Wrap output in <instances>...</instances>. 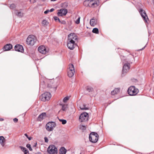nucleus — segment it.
Here are the masks:
<instances>
[{"label": "nucleus", "mask_w": 154, "mask_h": 154, "mask_svg": "<svg viewBox=\"0 0 154 154\" xmlns=\"http://www.w3.org/2000/svg\"><path fill=\"white\" fill-rule=\"evenodd\" d=\"M14 49L16 51L21 52H23L24 51L23 47L19 44L15 46Z\"/></svg>", "instance_id": "14"}, {"label": "nucleus", "mask_w": 154, "mask_h": 154, "mask_svg": "<svg viewBox=\"0 0 154 154\" xmlns=\"http://www.w3.org/2000/svg\"><path fill=\"white\" fill-rule=\"evenodd\" d=\"M26 147L28 149L30 148L31 146L30 144H27L26 145Z\"/></svg>", "instance_id": "42"}, {"label": "nucleus", "mask_w": 154, "mask_h": 154, "mask_svg": "<svg viewBox=\"0 0 154 154\" xmlns=\"http://www.w3.org/2000/svg\"><path fill=\"white\" fill-rule=\"evenodd\" d=\"M128 92L130 96H134L137 94L138 90L137 88H135L134 86H131L128 88Z\"/></svg>", "instance_id": "3"}, {"label": "nucleus", "mask_w": 154, "mask_h": 154, "mask_svg": "<svg viewBox=\"0 0 154 154\" xmlns=\"http://www.w3.org/2000/svg\"><path fill=\"white\" fill-rule=\"evenodd\" d=\"M5 140L3 136H0V143L2 146H4L5 144Z\"/></svg>", "instance_id": "18"}, {"label": "nucleus", "mask_w": 154, "mask_h": 154, "mask_svg": "<svg viewBox=\"0 0 154 154\" xmlns=\"http://www.w3.org/2000/svg\"><path fill=\"white\" fill-rule=\"evenodd\" d=\"M77 40V36L75 33H71L68 35V40L69 41L75 42V41Z\"/></svg>", "instance_id": "9"}, {"label": "nucleus", "mask_w": 154, "mask_h": 154, "mask_svg": "<svg viewBox=\"0 0 154 154\" xmlns=\"http://www.w3.org/2000/svg\"><path fill=\"white\" fill-rule=\"evenodd\" d=\"M98 1V0H93V1L91 2V6L94 7L95 6V5H97V4Z\"/></svg>", "instance_id": "26"}, {"label": "nucleus", "mask_w": 154, "mask_h": 154, "mask_svg": "<svg viewBox=\"0 0 154 154\" xmlns=\"http://www.w3.org/2000/svg\"><path fill=\"white\" fill-rule=\"evenodd\" d=\"M80 108L82 110H87L88 109V108L86 107V105L85 104H83L81 106Z\"/></svg>", "instance_id": "30"}, {"label": "nucleus", "mask_w": 154, "mask_h": 154, "mask_svg": "<svg viewBox=\"0 0 154 154\" xmlns=\"http://www.w3.org/2000/svg\"><path fill=\"white\" fill-rule=\"evenodd\" d=\"M18 119L16 118H15L13 119V121L14 122H17L18 121Z\"/></svg>", "instance_id": "41"}, {"label": "nucleus", "mask_w": 154, "mask_h": 154, "mask_svg": "<svg viewBox=\"0 0 154 154\" xmlns=\"http://www.w3.org/2000/svg\"><path fill=\"white\" fill-rule=\"evenodd\" d=\"M139 12L144 21L146 22L148 18L145 11L142 9H140Z\"/></svg>", "instance_id": "11"}, {"label": "nucleus", "mask_w": 154, "mask_h": 154, "mask_svg": "<svg viewBox=\"0 0 154 154\" xmlns=\"http://www.w3.org/2000/svg\"><path fill=\"white\" fill-rule=\"evenodd\" d=\"M96 23L97 22L94 19L92 18L90 20V24L92 26H94L96 25Z\"/></svg>", "instance_id": "22"}, {"label": "nucleus", "mask_w": 154, "mask_h": 154, "mask_svg": "<svg viewBox=\"0 0 154 154\" xmlns=\"http://www.w3.org/2000/svg\"><path fill=\"white\" fill-rule=\"evenodd\" d=\"M14 13L16 15H17L19 17H22L23 15V14L21 12H17V10L14 11Z\"/></svg>", "instance_id": "20"}, {"label": "nucleus", "mask_w": 154, "mask_h": 154, "mask_svg": "<svg viewBox=\"0 0 154 154\" xmlns=\"http://www.w3.org/2000/svg\"><path fill=\"white\" fill-rule=\"evenodd\" d=\"M80 17L78 16L77 19L75 21V23L77 24H79L80 23Z\"/></svg>", "instance_id": "33"}, {"label": "nucleus", "mask_w": 154, "mask_h": 154, "mask_svg": "<svg viewBox=\"0 0 154 154\" xmlns=\"http://www.w3.org/2000/svg\"><path fill=\"white\" fill-rule=\"evenodd\" d=\"M69 99V97H64L63 99V102L64 103H66L67 101Z\"/></svg>", "instance_id": "34"}, {"label": "nucleus", "mask_w": 154, "mask_h": 154, "mask_svg": "<svg viewBox=\"0 0 154 154\" xmlns=\"http://www.w3.org/2000/svg\"><path fill=\"white\" fill-rule=\"evenodd\" d=\"M24 135L26 137L29 139V140H31L32 137H29L28 135H27V134H25Z\"/></svg>", "instance_id": "37"}, {"label": "nucleus", "mask_w": 154, "mask_h": 154, "mask_svg": "<svg viewBox=\"0 0 154 154\" xmlns=\"http://www.w3.org/2000/svg\"><path fill=\"white\" fill-rule=\"evenodd\" d=\"M92 32L96 34H98L99 33V30L98 28H95L93 29Z\"/></svg>", "instance_id": "32"}, {"label": "nucleus", "mask_w": 154, "mask_h": 154, "mask_svg": "<svg viewBox=\"0 0 154 154\" xmlns=\"http://www.w3.org/2000/svg\"><path fill=\"white\" fill-rule=\"evenodd\" d=\"M54 10V9L53 8H51L49 12H52Z\"/></svg>", "instance_id": "45"}, {"label": "nucleus", "mask_w": 154, "mask_h": 154, "mask_svg": "<svg viewBox=\"0 0 154 154\" xmlns=\"http://www.w3.org/2000/svg\"><path fill=\"white\" fill-rule=\"evenodd\" d=\"M146 46V45H145V46H144V47L143 48H142V49H139V51H142V50H143V49H144V48H145Z\"/></svg>", "instance_id": "46"}, {"label": "nucleus", "mask_w": 154, "mask_h": 154, "mask_svg": "<svg viewBox=\"0 0 154 154\" xmlns=\"http://www.w3.org/2000/svg\"><path fill=\"white\" fill-rule=\"evenodd\" d=\"M4 120L3 119H0V121H3Z\"/></svg>", "instance_id": "49"}, {"label": "nucleus", "mask_w": 154, "mask_h": 154, "mask_svg": "<svg viewBox=\"0 0 154 154\" xmlns=\"http://www.w3.org/2000/svg\"><path fill=\"white\" fill-rule=\"evenodd\" d=\"M79 128L80 130H82V132H83L86 130V126L81 125L79 126Z\"/></svg>", "instance_id": "28"}, {"label": "nucleus", "mask_w": 154, "mask_h": 154, "mask_svg": "<svg viewBox=\"0 0 154 154\" xmlns=\"http://www.w3.org/2000/svg\"><path fill=\"white\" fill-rule=\"evenodd\" d=\"M86 90L88 92H92L94 91L93 88L91 86H87L86 88Z\"/></svg>", "instance_id": "29"}, {"label": "nucleus", "mask_w": 154, "mask_h": 154, "mask_svg": "<svg viewBox=\"0 0 154 154\" xmlns=\"http://www.w3.org/2000/svg\"><path fill=\"white\" fill-rule=\"evenodd\" d=\"M60 105L62 106V109L63 110L65 111L67 107V105L66 104L60 103Z\"/></svg>", "instance_id": "25"}, {"label": "nucleus", "mask_w": 154, "mask_h": 154, "mask_svg": "<svg viewBox=\"0 0 154 154\" xmlns=\"http://www.w3.org/2000/svg\"><path fill=\"white\" fill-rule=\"evenodd\" d=\"M130 67V64L129 63H126L124 64L123 67L122 74L127 72L129 70Z\"/></svg>", "instance_id": "10"}, {"label": "nucleus", "mask_w": 154, "mask_h": 154, "mask_svg": "<svg viewBox=\"0 0 154 154\" xmlns=\"http://www.w3.org/2000/svg\"><path fill=\"white\" fill-rule=\"evenodd\" d=\"M77 45L75 43V42H73L69 41L67 44V46L69 49L70 50H73L75 46H76Z\"/></svg>", "instance_id": "13"}, {"label": "nucleus", "mask_w": 154, "mask_h": 154, "mask_svg": "<svg viewBox=\"0 0 154 154\" xmlns=\"http://www.w3.org/2000/svg\"><path fill=\"white\" fill-rule=\"evenodd\" d=\"M59 22L63 24H65L66 23V21L64 20H60Z\"/></svg>", "instance_id": "39"}, {"label": "nucleus", "mask_w": 154, "mask_h": 154, "mask_svg": "<svg viewBox=\"0 0 154 154\" xmlns=\"http://www.w3.org/2000/svg\"><path fill=\"white\" fill-rule=\"evenodd\" d=\"M99 135L98 134L95 132L91 133L89 135V140L93 143H95L98 141Z\"/></svg>", "instance_id": "1"}, {"label": "nucleus", "mask_w": 154, "mask_h": 154, "mask_svg": "<svg viewBox=\"0 0 154 154\" xmlns=\"http://www.w3.org/2000/svg\"><path fill=\"white\" fill-rule=\"evenodd\" d=\"M10 8L11 9H14L15 8V5L14 4H12L10 5Z\"/></svg>", "instance_id": "36"}, {"label": "nucleus", "mask_w": 154, "mask_h": 154, "mask_svg": "<svg viewBox=\"0 0 154 154\" xmlns=\"http://www.w3.org/2000/svg\"><path fill=\"white\" fill-rule=\"evenodd\" d=\"M20 147L21 150L24 152L25 154H29L28 150H27L26 148L22 146H20Z\"/></svg>", "instance_id": "24"}, {"label": "nucleus", "mask_w": 154, "mask_h": 154, "mask_svg": "<svg viewBox=\"0 0 154 154\" xmlns=\"http://www.w3.org/2000/svg\"><path fill=\"white\" fill-rule=\"evenodd\" d=\"M41 84H40V88H41Z\"/></svg>", "instance_id": "52"}, {"label": "nucleus", "mask_w": 154, "mask_h": 154, "mask_svg": "<svg viewBox=\"0 0 154 154\" xmlns=\"http://www.w3.org/2000/svg\"><path fill=\"white\" fill-rule=\"evenodd\" d=\"M38 50L39 52L42 54H46L47 52L46 48L43 45L40 46L38 48Z\"/></svg>", "instance_id": "15"}, {"label": "nucleus", "mask_w": 154, "mask_h": 154, "mask_svg": "<svg viewBox=\"0 0 154 154\" xmlns=\"http://www.w3.org/2000/svg\"><path fill=\"white\" fill-rule=\"evenodd\" d=\"M54 19L55 20V21H56V20H58L59 22L60 21V19L59 18L56 16H54Z\"/></svg>", "instance_id": "38"}, {"label": "nucleus", "mask_w": 154, "mask_h": 154, "mask_svg": "<svg viewBox=\"0 0 154 154\" xmlns=\"http://www.w3.org/2000/svg\"><path fill=\"white\" fill-rule=\"evenodd\" d=\"M56 0H51V1H56Z\"/></svg>", "instance_id": "51"}, {"label": "nucleus", "mask_w": 154, "mask_h": 154, "mask_svg": "<svg viewBox=\"0 0 154 154\" xmlns=\"http://www.w3.org/2000/svg\"><path fill=\"white\" fill-rule=\"evenodd\" d=\"M88 114L84 112L82 113L80 116L79 117V121L81 122L87 121L88 118Z\"/></svg>", "instance_id": "7"}, {"label": "nucleus", "mask_w": 154, "mask_h": 154, "mask_svg": "<svg viewBox=\"0 0 154 154\" xmlns=\"http://www.w3.org/2000/svg\"><path fill=\"white\" fill-rule=\"evenodd\" d=\"M51 97V93L49 92H46L42 95L41 100L42 101H45L46 100H49Z\"/></svg>", "instance_id": "6"}, {"label": "nucleus", "mask_w": 154, "mask_h": 154, "mask_svg": "<svg viewBox=\"0 0 154 154\" xmlns=\"http://www.w3.org/2000/svg\"><path fill=\"white\" fill-rule=\"evenodd\" d=\"M119 92V89L118 88H115L113 91L111 92V94L112 95H114Z\"/></svg>", "instance_id": "21"}, {"label": "nucleus", "mask_w": 154, "mask_h": 154, "mask_svg": "<svg viewBox=\"0 0 154 154\" xmlns=\"http://www.w3.org/2000/svg\"><path fill=\"white\" fill-rule=\"evenodd\" d=\"M37 41L35 36L33 35H29L27 37L26 42L28 45H33Z\"/></svg>", "instance_id": "2"}, {"label": "nucleus", "mask_w": 154, "mask_h": 154, "mask_svg": "<svg viewBox=\"0 0 154 154\" xmlns=\"http://www.w3.org/2000/svg\"><path fill=\"white\" fill-rule=\"evenodd\" d=\"M37 145V143H35V144L33 145V147H35Z\"/></svg>", "instance_id": "47"}, {"label": "nucleus", "mask_w": 154, "mask_h": 154, "mask_svg": "<svg viewBox=\"0 0 154 154\" xmlns=\"http://www.w3.org/2000/svg\"><path fill=\"white\" fill-rule=\"evenodd\" d=\"M67 13V10L65 9H61L57 13L58 16H63L66 15Z\"/></svg>", "instance_id": "12"}, {"label": "nucleus", "mask_w": 154, "mask_h": 154, "mask_svg": "<svg viewBox=\"0 0 154 154\" xmlns=\"http://www.w3.org/2000/svg\"><path fill=\"white\" fill-rule=\"evenodd\" d=\"M29 149L30 151H31L32 150V148L31 147L30 148H29Z\"/></svg>", "instance_id": "48"}, {"label": "nucleus", "mask_w": 154, "mask_h": 154, "mask_svg": "<svg viewBox=\"0 0 154 154\" xmlns=\"http://www.w3.org/2000/svg\"><path fill=\"white\" fill-rule=\"evenodd\" d=\"M60 121L62 122L63 124L64 125L66 123V121L64 119H60Z\"/></svg>", "instance_id": "35"}, {"label": "nucleus", "mask_w": 154, "mask_h": 154, "mask_svg": "<svg viewBox=\"0 0 154 154\" xmlns=\"http://www.w3.org/2000/svg\"><path fill=\"white\" fill-rule=\"evenodd\" d=\"M57 148L53 145H50L47 149L48 152L50 154H57Z\"/></svg>", "instance_id": "5"}, {"label": "nucleus", "mask_w": 154, "mask_h": 154, "mask_svg": "<svg viewBox=\"0 0 154 154\" xmlns=\"http://www.w3.org/2000/svg\"><path fill=\"white\" fill-rule=\"evenodd\" d=\"M42 0V1H45V0Z\"/></svg>", "instance_id": "53"}, {"label": "nucleus", "mask_w": 154, "mask_h": 154, "mask_svg": "<svg viewBox=\"0 0 154 154\" xmlns=\"http://www.w3.org/2000/svg\"><path fill=\"white\" fill-rule=\"evenodd\" d=\"M49 12V10H47L45 11V12H44V13L45 14H47Z\"/></svg>", "instance_id": "43"}, {"label": "nucleus", "mask_w": 154, "mask_h": 154, "mask_svg": "<svg viewBox=\"0 0 154 154\" xmlns=\"http://www.w3.org/2000/svg\"><path fill=\"white\" fill-rule=\"evenodd\" d=\"M93 1V0H86L84 2L83 5L86 7L90 6V5H91V2Z\"/></svg>", "instance_id": "17"}, {"label": "nucleus", "mask_w": 154, "mask_h": 154, "mask_svg": "<svg viewBox=\"0 0 154 154\" xmlns=\"http://www.w3.org/2000/svg\"><path fill=\"white\" fill-rule=\"evenodd\" d=\"M12 48V46L11 44H8L6 45L4 47V50L5 51H8L10 50Z\"/></svg>", "instance_id": "16"}, {"label": "nucleus", "mask_w": 154, "mask_h": 154, "mask_svg": "<svg viewBox=\"0 0 154 154\" xmlns=\"http://www.w3.org/2000/svg\"><path fill=\"white\" fill-rule=\"evenodd\" d=\"M66 149L63 147H62L60 149V154H66Z\"/></svg>", "instance_id": "23"}, {"label": "nucleus", "mask_w": 154, "mask_h": 154, "mask_svg": "<svg viewBox=\"0 0 154 154\" xmlns=\"http://www.w3.org/2000/svg\"><path fill=\"white\" fill-rule=\"evenodd\" d=\"M48 23V21L46 20H44L42 22V24L44 26H47Z\"/></svg>", "instance_id": "31"}, {"label": "nucleus", "mask_w": 154, "mask_h": 154, "mask_svg": "<svg viewBox=\"0 0 154 154\" xmlns=\"http://www.w3.org/2000/svg\"><path fill=\"white\" fill-rule=\"evenodd\" d=\"M48 87L50 88V90L53 92H55L57 89V87H52L51 85H50L49 84H48Z\"/></svg>", "instance_id": "27"}, {"label": "nucleus", "mask_w": 154, "mask_h": 154, "mask_svg": "<svg viewBox=\"0 0 154 154\" xmlns=\"http://www.w3.org/2000/svg\"><path fill=\"white\" fill-rule=\"evenodd\" d=\"M67 75L69 77H72L75 73V69L74 66L72 64L69 65V68L67 70Z\"/></svg>", "instance_id": "4"}, {"label": "nucleus", "mask_w": 154, "mask_h": 154, "mask_svg": "<svg viewBox=\"0 0 154 154\" xmlns=\"http://www.w3.org/2000/svg\"><path fill=\"white\" fill-rule=\"evenodd\" d=\"M44 139H45V142L46 143H48V138H47V137H45L44 138Z\"/></svg>", "instance_id": "40"}, {"label": "nucleus", "mask_w": 154, "mask_h": 154, "mask_svg": "<svg viewBox=\"0 0 154 154\" xmlns=\"http://www.w3.org/2000/svg\"><path fill=\"white\" fill-rule=\"evenodd\" d=\"M46 116V114L45 113H43L40 114L38 119V120L39 121H41L43 119V117Z\"/></svg>", "instance_id": "19"}, {"label": "nucleus", "mask_w": 154, "mask_h": 154, "mask_svg": "<svg viewBox=\"0 0 154 154\" xmlns=\"http://www.w3.org/2000/svg\"><path fill=\"white\" fill-rule=\"evenodd\" d=\"M36 154H41V153L40 152H38Z\"/></svg>", "instance_id": "50"}, {"label": "nucleus", "mask_w": 154, "mask_h": 154, "mask_svg": "<svg viewBox=\"0 0 154 154\" xmlns=\"http://www.w3.org/2000/svg\"><path fill=\"white\" fill-rule=\"evenodd\" d=\"M30 2L31 3H34L36 2L35 0H30Z\"/></svg>", "instance_id": "44"}, {"label": "nucleus", "mask_w": 154, "mask_h": 154, "mask_svg": "<svg viewBox=\"0 0 154 154\" xmlns=\"http://www.w3.org/2000/svg\"><path fill=\"white\" fill-rule=\"evenodd\" d=\"M55 126V124L54 122H50L47 123L46 125V128L48 131L53 130Z\"/></svg>", "instance_id": "8"}]
</instances>
